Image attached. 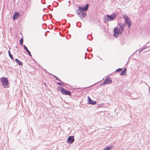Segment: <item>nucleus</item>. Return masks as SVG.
<instances>
[{"label":"nucleus","mask_w":150,"mask_h":150,"mask_svg":"<svg viewBox=\"0 0 150 150\" xmlns=\"http://www.w3.org/2000/svg\"><path fill=\"white\" fill-rule=\"evenodd\" d=\"M53 76L55 78V79L56 80H58L59 81H61V80L57 77L54 75H53Z\"/></svg>","instance_id":"aec40b11"},{"label":"nucleus","mask_w":150,"mask_h":150,"mask_svg":"<svg viewBox=\"0 0 150 150\" xmlns=\"http://www.w3.org/2000/svg\"><path fill=\"white\" fill-rule=\"evenodd\" d=\"M122 70V68H119L117 69L115 71V72H119L121 71Z\"/></svg>","instance_id":"f3484780"},{"label":"nucleus","mask_w":150,"mask_h":150,"mask_svg":"<svg viewBox=\"0 0 150 150\" xmlns=\"http://www.w3.org/2000/svg\"><path fill=\"white\" fill-rule=\"evenodd\" d=\"M1 82L2 86L4 87H9L8 81L7 78L1 77L0 79Z\"/></svg>","instance_id":"f257e3e1"},{"label":"nucleus","mask_w":150,"mask_h":150,"mask_svg":"<svg viewBox=\"0 0 150 150\" xmlns=\"http://www.w3.org/2000/svg\"><path fill=\"white\" fill-rule=\"evenodd\" d=\"M119 26L120 27V28L121 29V30H122V31H123L124 30V28L122 26V24H119Z\"/></svg>","instance_id":"a211bd4d"},{"label":"nucleus","mask_w":150,"mask_h":150,"mask_svg":"<svg viewBox=\"0 0 150 150\" xmlns=\"http://www.w3.org/2000/svg\"><path fill=\"white\" fill-rule=\"evenodd\" d=\"M123 17L124 19L125 22L127 24L128 27L130 28L132 25V22L131 20L127 15H123Z\"/></svg>","instance_id":"f03ea898"},{"label":"nucleus","mask_w":150,"mask_h":150,"mask_svg":"<svg viewBox=\"0 0 150 150\" xmlns=\"http://www.w3.org/2000/svg\"><path fill=\"white\" fill-rule=\"evenodd\" d=\"M88 103L89 104H91L92 105H94L96 104V101H94L92 100L89 97V96H88Z\"/></svg>","instance_id":"1a4fd4ad"},{"label":"nucleus","mask_w":150,"mask_h":150,"mask_svg":"<svg viewBox=\"0 0 150 150\" xmlns=\"http://www.w3.org/2000/svg\"><path fill=\"white\" fill-rule=\"evenodd\" d=\"M8 54H9V56L10 57V58L13 61L14 60V59L11 53L10 50H9L8 51Z\"/></svg>","instance_id":"2eb2a0df"},{"label":"nucleus","mask_w":150,"mask_h":150,"mask_svg":"<svg viewBox=\"0 0 150 150\" xmlns=\"http://www.w3.org/2000/svg\"><path fill=\"white\" fill-rule=\"evenodd\" d=\"M76 11H77L78 15L81 19H82L84 17H86V13L83 12L79 10V9H77Z\"/></svg>","instance_id":"20e7f679"},{"label":"nucleus","mask_w":150,"mask_h":150,"mask_svg":"<svg viewBox=\"0 0 150 150\" xmlns=\"http://www.w3.org/2000/svg\"><path fill=\"white\" fill-rule=\"evenodd\" d=\"M23 47L24 50L28 53L29 56H32L30 52L28 50L27 47L25 45H24Z\"/></svg>","instance_id":"f8f14e48"},{"label":"nucleus","mask_w":150,"mask_h":150,"mask_svg":"<svg viewBox=\"0 0 150 150\" xmlns=\"http://www.w3.org/2000/svg\"><path fill=\"white\" fill-rule=\"evenodd\" d=\"M106 84V83L105 81H104L102 83V85H104L105 84Z\"/></svg>","instance_id":"b1692460"},{"label":"nucleus","mask_w":150,"mask_h":150,"mask_svg":"<svg viewBox=\"0 0 150 150\" xmlns=\"http://www.w3.org/2000/svg\"><path fill=\"white\" fill-rule=\"evenodd\" d=\"M144 50V49H142L139 52V53L141 52L142 51Z\"/></svg>","instance_id":"bb28decb"},{"label":"nucleus","mask_w":150,"mask_h":150,"mask_svg":"<svg viewBox=\"0 0 150 150\" xmlns=\"http://www.w3.org/2000/svg\"><path fill=\"white\" fill-rule=\"evenodd\" d=\"M15 61L16 62V63L18 64L19 65H23V63L22 62L19 61L18 59H15Z\"/></svg>","instance_id":"ddd939ff"},{"label":"nucleus","mask_w":150,"mask_h":150,"mask_svg":"<svg viewBox=\"0 0 150 150\" xmlns=\"http://www.w3.org/2000/svg\"><path fill=\"white\" fill-rule=\"evenodd\" d=\"M123 32V31H122V30H120V32L119 35L121 34Z\"/></svg>","instance_id":"393cba45"},{"label":"nucleus","mask_w":150,"mask_h":150,"mask_svg":"<svg viewBox=\"0 0 150 150\" xmlns=\"http://www.w3.org/2000/svg\"><path fill=\"white\" fill-rule=\"evenodd\" d=\"M23 38L21 39L20 40V44L21 45H22L23 44Z\"/></svg>","instance_id":"6ab92c4d"},{"label":"nucleus","mask_w":150,"mask_h":150,"mask_svg":"<svg viewBox=\"0 0 150 150\" xmlns=\"http://www.w3.org/2000/svg\"><path fill=\"white\" fill-rule=\"evenodd\" d=\"M126 25H127V24H126V23H125L122 24V26L124 27H125Z\"/></svg>","instance_id":"5701e85b"},{"label":"nucleus","mask_w":150,"mask_h":150,"mask_svg":"<svg viewBox=\"0 0 150 150\" xmlns=\"http://www.w3.org/2000/svg\"><path fill=\"white\" fill-rule=\"evenodd\" d=\"M146 47H145V48H144V49H146Z\"/></svg>","instance_id":"c85d7f7f"},{"label":"nucleus","mask_w":150,"mask_h":150,"mask_svg":"<svg viewBox=\"0 0 150 150\" xmlns=\"http://www.w3.org/2000/svg\"><path fill=\"white\" fill-rule=\"evenodd\" d=\"M88 6L89 4H87L84 7L78 6V8H79V10L83 12L86 11L87 10L88 8Z\"/></svg>","instance_id":"0eeeda50"},{"label":"nucleus","mask_w":150,"mask_h":150,"mask_svg":"<svg viewBox=\"0 0 150 150\" xmlns=\"http://www.w3.org/2000/svg\"><path fill=\"white\" fill-rule=\"evenodd\" d=\"M109 20L108 17L107 16V15L104 18V22L105 23H106L107 21Z\"/></svg>","instance_id":"4468645a"},{"label":"nucleus","mask_w":150,"mask_h":150,"mask_svg":"<svg viewBox=\"0 0 150 150\" xmlns=\"http://www.w3.org/2000/svg\"><path fill=\"white\" fill-rule=\"evenodd\" d=\"M57 84L59 85H61L62 86H63L64 85V84L63 83V82H62L61 83L60 82H57Z\"/></svg>","instance_id":"412c9836"},{"label":"nucleus","mask_w":150,"mask_h":150,"mask_svg":"<svg viewBox=\"0 0 150 150\" xmlns=\"http://www.w3.org/2000/svg\"><path fill=\"white\" fill-rule=\"evenodd\" d=\"M74 141V136H69L68 137L67 142L68 144H72Z\"/></svg>","instance_id":"423d86ee"},{"label":"nucleus","mask_w":150,"mask_h":150,"mask_svg":"<svg viewBox=\"0 0 150 150\" xmlns=\"http://www.w3.org/2000/svg\"><path fill=\"white\" fill-rule=\"evenodd\" d=\"M112 147V146H108L103 150H110Z\"/></svg>","instance_id":"dca6fc26"},{"label":"nucleus","mask_w":150,"mask_h":150,"mask_svg":"<svg viewBox=\"0 0 150 150\" xmlns=\"http://www.w3.org/2000/svg\"><path fill=\"white\" fill-rule=\"evenodd\" d=\"M58 88L60 89V91L62 94L71 96V92L69 91L66 90L61 87H59Z\"/></svg>","instance_id":"7ed1b4c3"},{"label":"nucleus","mask_w":150,"mask_h":150,"mask_svg":"<svg viewBox=\"0 0 150 150\" xmlns=\"http://www.w3.org/2000/svg\"><path fill=\"white\" fill-rule=\"evenodd\" d=\"M120 75L121 76H124L125 75V72L123 71L120 73Z\"/></svg>","instance_id":"4be33fe9"},{"label":"nucleus","mask_w":150,"mask_h":150,"mask_svg":"<svg viewBox=\"0 0 150 150\" xmlns=\"http://www.w3.org/2000/svg\"><path fill=\"white\" fill-rule=\"evenodd\" d=\"M127 70V69L126 68H125L124 70H123V71L125 72V73L126 72V71Z\"/></svg>","instance_id":"a878e982"},{"label":"nucleus","mask_w":150,"mask_h":150,"mask_svg":"<svg viewBox=\"0 0 150 150\" xmlns=\"http://www.w3.org/2000/svg\"><path fill=\"white\" fill-rule=\"evenodd\" d=\"M149 93H150V87L149 86Z\"/></svg>","instance_id":"cd10ccee"},{"label":"nucleus","mask_w":150,"mask_h":150,"mask_svg":"<svg viewBox=\"0 0 150 150\" xmlns=\"http://www.w3.org/2000/svg\"><path fill=\"white\" fill-rule=\"evenodd\" d=\"M120 29L119 28H115L114 30V36L116 38H117L119 35Z\"/></svg>","instance_id":"39448f33"},{"label":"nucleus","mask_w":150,"mask_h":150,"mask_svg":"<svg viewBox=\"0 0 150 150\" xmlns=\"http://www.w3.org/2000/svg\"><path fill=\"white\" fill-rule=\"evenodd\" d=\"M20 14L18 12L16 13L13 16V19L15 20L16 19H17L20 16Z\"/></svg>","instance_id":"9d476101"},{"label":"nucleus","mask_w":150,"mask_h":150,"mask_svg":"<svg viewBox=\"0 0 150 150\" xmlns=\"http://www.w3.org/2000/svg\"><path fill=\"white\" fill-rule=\"evenodd\" d=\"M106 83V84L110 83L112 82V80L111 78L108 77L105 80Z\"/></svg>","instance_id":"9b49d317"},{"label":"nucleus","mask_w":150,"mask_h":150,"mask_svg":"<svg viewBox=\"0 0 150 150\" xmlns=\"http://www.w3.org/2000/svg\"><path fill=\"white\" fill-rule=\"evenodd\" d=\"M107 16L108 17L110 21H113L117 16V14L115 13H113L110 15H107Z\"/></svg>","instance_id":"6e6552de"}]
</instances>
